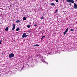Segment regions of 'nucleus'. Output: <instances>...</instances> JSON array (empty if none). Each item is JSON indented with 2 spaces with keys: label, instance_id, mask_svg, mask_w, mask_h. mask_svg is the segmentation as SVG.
<instances>
[{
  "label": "nucleus",
  "instance_id": "f257e3e1",
  "mask_svg": "<svg viewBox=\"0 0 77 77\" xmlns=\"http://www.w3.org/2000/svg\"><path fill=\"white\" fill-rule=\"evenodd\" d=\"M14 54L12 53H11V54H9V58H12L14 57Z\"/></svg>",
  "mask_w": 77,
  "mask_h": 77
},
{
  "label": "nucleus",
  "instance_id": "f03ea898",
  "mask_svg": "<svg viewBox=\"0 0 77 77\" xmlns=\"http://www.w3.org/2000/svg\"><path fill=\"white\" fill-rule=\"evenodd\" d=\"M66 2L72 3H74L75 2L74 0H66Z\"/></svg>",
  "mask_w": 77,
  "mask_h": 77
},
{
  "label": "nucleus",
  "instance_id": "7ed1b4c3",
  "mask_svg": "<svg viewBox=\"0 0 77 77\" xmlns=\"http://www.w3.org/2000/svg\"><path fill=\"white\" fill-rule=\"evenodd\" d=\"M28 36V35H26L25 33H24L22 35V38H24L25 37H27Z\"/></svg>",
  "mask_w": 77,
  "mask_h": 77
},
{
  "label": "nucleus",
  "instance_id": "20e7f679",
  "mask_svg": "<svg viewBox=\"0 0 77 77\" xmlns=\"http://www.w3.org/2000/svg\"><path fill=\"white\" fill-rule=\"evenodd\" d=\"M13 28L12 29V30H14L15 28V24L13 23L12 25Z\"/></svg>",
  "mask_w": 77,
  "mask_h": 77
},
{
  "label": "nucleus",
  "instance_id": "39448f33",
  "mask_svg": "<svg viewBox=\"0 0 77 77\" xmlns=\"http://www.w3.org/2000/svg\"><path fill=\"white\" fill-rule=\"evenodd\" d=\"M74 9H77V5L75 3H74Z\"/></svg>",
  "mask_w": 77,
  "mask_h": 77
},
{
  "label": "nucleus",
  "instance_id": "423d86ee",
  "mask_svg": "<svg viewBox=\"0 0 77 77\" xmlns=\"http://www.w3.org/2000/svg\"><path fill=\"white\" fill-rule=\"evenodd\" d=\"M50 5L51 6H55V4L53 3L50 4Z\"/></svg>",
  "mask_w": 77,
  "mask_h": 77
},
{
  "label": "nucleus",
  "instance_id": "0eeeda50",
  "mask_svg": "<svg viewBox=\"0 0 77 77\" xmlns=\"http://www.w3.org/2000/svg\"><path fill=\"white\" fill-rule=\"evenodd\" d=\"M8 29H9V27H6L5 30L6 31H8Z\"/></svg>",
  "mask_w": 77,
  "mask_h": 77
},
{
  "label": "nucleus",
  "instance_id": "6e6552de",
  "mask_svg": "<svg viewBox=\"0 0 77 77\" xmlns=\"http://www.w3.org/2000/svg\"><path fill=\"white\" fill-rule=\"evenodd\" d=\"M34 47L39 46V45H38V44L35 45H34Z\"/></svg>",
  "mask_w": 77,
  "mask_h": 77
},
{
  "label": "nucleus",
  "instance_id": "1a4fd4ad",
  "mask_svg": "<svg viewBox=\"0 0 77 77\" xmlns=\"http://www.w3.org/2000/svg\"><path fill=\"white\" fill-rule=\"evenodd\" d=\"M20 30V29L19 28H17L16 29V31H19Z\"/></svg>",
  "mask_w": 77,
  "mask_h": 77
},
{
  "label": "nucleus",
  "instance_id": "9d476101",
  "mask_svg": "<svg viewBox=\"0 0 77 77\" xmlns=\"http://www.w3.org/2000/svg\"><path fill=\"white\" fill-rule=\"evenodd\" d=\"M68 29H69V28H67L66 29L65 31L67 32L68 31Z\"/></svg>",
  "mask_w": 77,
  "mask_h": 77
},
{
  "label": "nucleus",
  "instance_id": "9b49d317",
  "mask_svg": "<svg viewBox=\"0 0 77 77\" xmlns=\"http://www.w3.org/2000/svg\"><path fill=\"white\" fill-rule=\"evenodd\" d=\"M30 27H31V26L30 25H29L27 26V27L28 28H30Z\"/></svg>",
  "mask_w": 77,
  "mask_h": 77
},
{
  "label": "nucleus",
  "instance_id": "f8f14e48",
  "mask_svg": "<svg viewBox=\"0 0 77 77\" xmlns=\"http://www.w3.org/2000/svg\"><path fill=\"white\" fill-rule=\"evenodd\" d=\"M67 32H66V31H65L64 32V35H65V34H66V33Z\"/></svg>",
  "mask_w": 77,
  "mask_h": 77
},
{
  "label": "nucleus",
  "instance_id": "ddd939ff",
  "mask_svg": "<svg viewBox=\"0 0 77 77\" xmlns=\"http://www.w3.org/2000/svg\"><path fill=\"white\" fill-rule=\"evenodd\" d=\"M23 19L24 20H26V18L25 17H24Z\"/></svg>",
  "mask_w": 77,
  "mask_h": 77
},
{
  "label": "nucleus",
  "instance_id": "4468645a",
  "mask_svg": "<svg viewBox=\"0 0 77 77\" xmlns=\"http://www.w3.org/2000/svg\"><path fill=\"white\" fill-rule=\"evenodd\" d=\"M20 21L19 20H17L16 21V22L17 23H18L19 22H20Z\"/></svg>",
  "mask_w": 77,
  "mask_h": 77
},
{
  "label": "nucleus",
  "instance_id": "2eb2a0df",
  "mask_svg": "<svg viewBox=\"0 0 77 77\" xmlns=\"http://www.w3.org/2000/svg\"><path fill=\"white\" fill-rule=\"evenodd\" d=\"M34 26L35 27H38L37 25L36 24H35L34 25Z\"/></svg>",
  "mask_w": 77,
  "mask_h": 77
},
{
  "label": "nucleus",
  "instance_id": "dca6fc26",
  "mask_svg": "<svg viewBox=\"0 0 77 77\" xmlns=\"http://www.w3.org/2000/svg\"><path fill=\"white\" fill-rule=\"evenodd\" d=\"M70 31L72 32H73L74 31V30L73 29H71Z\"/></svg>",
  "mask_w": 77,
  "mask_h": 77
},
{
  "label": "nucleus",
  "instance_id": "f3484780",
  "mask_svg": "<svg viewBox=\"0 0 77 77\" xmlns=\"http://www.w3.org/2000/svg\"><path fill=\"white\" fill-rule=\"evenodd\" d=\"M43 18H44L43 17H41V19H43Z\"/></svg>",
  "mask_w": 77,
  "mask_h": 77
},
{
  "label": "nucleus",
  "instance_id": "a211bd4d",
  "mask_svg": "<svg viewBox=\"0 0 77 77\" xmlns=\"http://www.w3.org/2000/svg\"><path fill=\"white\" fill-rule=\"evenodd\" d=\"M55 1L56 2H58V0H55Z\"/></svg>",
  "mask_w": 77,
  "mask_h": 77
},
{
  "label": "nucleus",
  "instance_id": "6ab92c4d",
  "mask_svg": "<svg viewBox=\"0 0 77 77\" xmlns=\"http://www.w3.org/2000/svg\"><path fill=\"white\" fill-rule=\"evenodd\" d=\"M56 12H58V10H56L55 11Z\"/></svg>",
  "mask_w": 77,
  "mask_h": 77
},
{
  "label": "nucleus",
  "instance_id": "aec40b11",
  "mask_svg": "<svg viewBox=\"0 0 77 77\" xmlns=\"http://www.w3.org/2000/svg\"><path fill=\"white\" fill-rule=\"evenodd\" d=\"M45 36H43L42 37V38H45Z\"/></svg>",
  "mask_w": 77,
  "mask_h": 77
},
{
  "label": "nucleus",
  "instance_id": "412c9836",
  "mask_svg": "<svg viewBox=\"0 0 77 77\" xmlns=\"http://www.w3.org/2000/svg\"><path fill=\"white\" fill-rule=\"evenodd\" d=\"M1 41H0V45L1 44Z\"/></svg>",
  "mask_w": 77,
  "mask_h": 77
},
{
  "label": "nucleus",
  "instance_id": "4be33fe9",
  "mask_svg": "<svg viewBox=\"0 0 77 77\" xmlns=\"http://www.w3.org/2000/svg\"><path fill=\"white\" fill-rule=\"evenodd\" d=\"M69 5H71V3H70L69 4Z\"/></svg>",
  "mask_w": 77,
  "mask_h": 77
},
{
  "label": "nucleus",
  "instance_id": "5701e85b",
  "mask_svg": "<svg viewBox=\"0 0 77 77\" xmlns=\"http://www.w3.org/2000/svg\"><path fill=\"white\" fill-rule=\"evenodd\" d=\"M2 55H3V54H4V53H2Z\"/></svg>",
  "mask_w": 77,
  "mask_h": 77
},
{
  "label": "nucleus",
  "instance_id": "b1692460",
  "mask_svg": "<svg viewBox=\"0 0 77 77\" xmlns=\"http://www.w3.org/2000/svg\"><path fill=\"white\" fill-rule=\"evenodd\" d=\"M42 38L41 39V40H42Z\"/></svg>",
  "mask_w": 77,
  "mask_h": 77
},
{
  "label": "nucleus",
  "instance_id": "393cba45",
  "mask_svg": "<svg viewBox=\"0 0 77 77\" xmlns=\"http://www.w3.org/2000/svg\"><path fill=\"white\" fill-rule=\"evenodd\" d=\"M29 33H30V32H29Z\"/></svg>",
  "mask_w": 77,
  "mask_h": 77
},
{
  "label": "nucleus",
  "instance_id": "a878e982",
  "mask_svg": "<svg viewBox=\"0 0 77 77\" xmlns=\"http://www.w3.org/2000/svg\"><path fill=\"white\" fill-rule=\"evenodd\" d=\"M1 24V23H0V24Z\"/></svg>",
  "mask_w": 77,
  "mask_h": 77
},
{
  "label": "nucleus",
  "instance_id": "bb28decb",
  "mask_svg": "<svg viewBox=\"0 0 77 77\" xmlns=\"http://www.w3.org/2000/svg\"><path fill=\"white\" fill-rule=\"evenodd\" d=\"M47 63L48 64V63Z\"/></svg>",
  "mask_w": 77,
  "mask_h": 77
}]
</instances>
